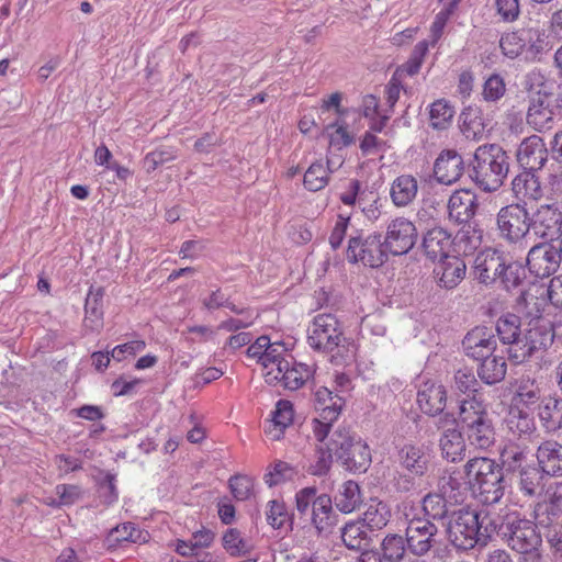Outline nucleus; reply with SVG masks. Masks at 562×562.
<instances>
[{
	"instance_id": "nucleus-32",
	"label": "nucleus",
	"mask_w": 562,
	"mask_h": 562,
	"mask_svg": "<svg viewBox=\"0 0 562 562\" xmlns=\"http://www.w3.org/2000/svg\"><path fill=\"white\" fill-rule=\"evenodd\" d=\"M504 424L509 435L521 440H531L536 431L533 419L517 406L509 408Z\"/></svg>"
},
{
	"instance_id": "nucleus-60",
	"label": "nucleus",
	"mask_w": 562,
	"mask_h": 562,
	"mask_svg": "<svg viewBox=\"0 0 562 562\" xmlns=\"http://www.w3.org/2000/svg\"><path fill=\"white\" fill-rule=\"evenodd\" d=\"M402 91L406 93V89L402 85L401 74L396 70L385 87L386 103L390 108H393L400 100Z\"/></svg>"
},
{
	"instance_id": "nucleus-7",
	"label": "nucleus",
	"mask_w": 562,
	"mask_h": 562,
	"mask_svg": "<svg viewBox=\"0 0 562 562\" xmlns=\"http://www.w3.org/2000/svg\"><path fill=\"white\" fill-rule=\"evenodd\" d=\"M329 449L342 467L352 472H366L371 463L370 449L360 439H356L349 430L336 429L329 437Z\"/></svg>"
},
{
	"instance_id": "nucleus-18",
	"label": "nucleus",
	"mask_w": 562,
	"mask_h": 562,
	"mask_svg": "<svg viewBox=\"0 0 562 562\" xmlns=\"http://www.w3.org/2000/svg\"><path fill=\"white\" fill-rule=\"evenodd\" d=\"M561 263L558 249L550 244H539L530 248L527 256V266L533 276L547 278L554 273Z\"/></svg>"
},
{
	"instance_id": "nucleus-23",
	"label": "nucleus",
	"mask_w": 562,
	"mask_h": 562,
	"mask_svg": "<svg viewBox=\"0 0 562 562\" xmlns=\"http://www.w3.org/2000/svg\"><path fill=\"white\" fill-rule=\"evenodd\" d=\"M447 403L446 387L435 381L424 382L417 393V404L420 411L429 416L443 412Z\"/></svg>"
},
{
	"instance_id": "nucleus-64",
	"label": "nucleus",
	"mask_w": 562,
	"mask_h": 562,
	"mask_svg": "<svg viewBox=\"0 0 562 562\" xmlns=\"http://www.w3.org/2000/svg\"><path fill=\"white\" fill-rule=\"evenodd\" d=\"M385 142L376 137L373 133L367 132L360 143V149L363 155H374L384 150Z\"/></svg>"
},
{
	"instance_id": "nucleus-61",
	"label": "nucleus",
	"mask_w": 562,
	"mask_h": 562,
	"mask_svg": "<svg viewBox=\"0 0 562 562\" xmlns=\"http://www.w3.org/2000/svg\"><path fill=\"white\" fill-rule=\"evenodd\" d=\"M328 130H334L329 133V147L341 149L353 142V136L344 126L329 125Z\"/></svg>"
},
{
	"instance_id": "nucleus-21",
	"label": "nucleus",
	"mask_w": 562,
	"mask_h": 562,
	"mask_svg": "<svg viewBox=\"0 0 562 562\" xmlns=\"http://www.w3.org/2000/svg\"><path fill=\"white\" fill-rule=\"evenodd\" d=\"M397 460L402 469L422 477L429 470L431 456L425 445L407 443L398 450Z\"/></svg>"
},
{
	"instance_id": "nucleus-43",
	"label": "nucleus",
	"mask_w": 562,
	"mask_h": 562,
	"mask_svg": "<svg viewBox=\"0 0 562 562\" xmlns=\"http://www.w3.org/2000/svg\"><path fill=\"white\" fill-rule=\"evenodd\" d=\"M554 112L543 102H532L527 112V123L538 132L553 127Z\"/></svg>"
},
{
	"instance_id": "nucleus-46",
	"label": "nucleus",
	"mask_w": 562,
	"mask_h": 562,
	"mask_svg": "<svg viewBox=\"0 0 562 562\" xmlns=\"http://www.w3.org/2000/svg\"><path fill=\"white\" fill-rule=\"evenodd\" d=\"M465 490L460 479L452 473L442 475L438 481V492L450 505L462 503Z\"/></svg>"
},
{
	"instance_id": "nucleus-63",
	"label": "nucleus",
	"mask_w": 562,
	"mask_h": 562,
	"mask_svg": "<svg viewBox=\"0 0 562 562\" xmlns=\"http://www.w3.org/2000/svg\"><path fill=\"white\" fill-rule=\"evenodd\" d=\"M144 340H133L123 345L114 347L111 351V357L116 361H122L125 355H136L145 349Z\"/></svg>"
},
{
	"instance_id": "nucleus-40",
	"label": "nucleus",
	"mask_w": 562,
	"mask_h": 562,
	"mask_svg": "<svg viewBox=\"0 0 562 562\" xmlns=\"http://www.w3.org/2000/svg\"><path fill=\"white\" fill-rule=\"evenodd\" d=\"M334 501L341 513H352L362 502L359 485L355 481L345 482L339 487Z\"/></svg>"
},
{
	"instance_id": "nucleus-19",
	"label": "nucleus",
	"mask_w": 562,
	"mask_h": 562,
	"mask_svg": "<svg viewBox=\"0 0 562 562\" xmlns=\"http://www.w3.org/2000/svg\"><path fill=\"white\" fill-rule=\"evenodd\" d=\"M462 347L469 358L479 361L495 352L497 340L490 328L477 326L464 336Z\"/></svg>"
},
{
	"instance_id": "nucleus-9",
	"label": "nucleus",
	"mask_w": 562,
	"mask_h": 562,
	"mask_svg": "<svg viewBox=\"0 0 562 562\" xmlns=\"http://www.w3.org/2000/svg\"><path fill=\"white\" fill-rule=\"evenodd\" d=\"M496 227L501 239L525 249L530 233L529 213L520 202L501 207L496 215Z\"/></svg>"
},
{
	"instance_id": "nucleus-17",
	"label": "nucleus",
	"mask_w": 562,
	"mask_h": 562,
	"mask_svg": "<svg viewBox=\"0 0 562 562\" xmlns=\"http://www.w3.org/2000/svg\"><path fill=\"white\" fill-rule=\"evenodd\" d=\"M438 532L437 526L429 519L415 517L406 527V542L409 552L423 557L434 547Z\"/></svg>"
},
{
	"instance_id": "nucleus-22",
	"label": "nucleus",
	"mask_w": 562,
	"mask_h": 562,
	"mask_svg": "<svg viewBox=\"0 0 562 562\" xmlns=\"http://www.w3.org/2000/svg\"><path fill=\"white\" fill-rule=\"evenodd\" d=\"M517 161L524 170H540L548 160V149L538 135L525 138L517 149Z\"/></svg>"
},
{
	"instance_id": "nucleus-37",
	"label": "nucleus",
	"mask_w": 562,
	"mask_h": 562,
	"mask_svg": "<svg viewBox=\"0 0 562 562\" xmlns=\"http://www.w3.org/2000/svg\"><path fill=\"white\" fill-rule=\"evenodd\" d=\"M538 415L547 430L560 429L562 427V400L555 396L543 398Z\"/></svg>"
},
{
	"instance_id": "nucleus-8",
	"label": "nucleus",
	"mask_w": 562,
	"mask_h": 562,
	"mask_svg": "<svg viewBox=\"0 0 562 562\" xmlns=\"http://www.w3.org/2000/svg\"><path fill=\"white\" fill-rule=\"evenodd\" d=\"M296 509L301 515H307L311 508V521L318 533H329L337 524V515L333 509L329 495H317L313 486L300 490L295 495Z\"/></svg>"
},
{
	"instance_id": "nucleus-20",
	"label": "nucleus",
	"mask_w": 562,
	"mask_h": 562,
	"mask_svg": "<svg viewBox=\"0 0 562 562\" xmlns=\"http://www.w3.org/2000/svg\"><path fill=\"white\" fill-rule=\"evenodd\" d=\"M464 171L462 156L454 149H443L434 164V177L440 184L456 183Z\"/></svg>"
},
{
	"instance_id": "nucleus-51",
	"label": "nucleus",
	"mask_w": 562,
	"mask_h": 562,
	"mask_svg": "<svg viewBox=\"0 0 562 562\" xmlns=\"http://www.w3.org/2000/svg\"><path fill=\"white\" fill-rule=\"evenodd\" d=\"M450 503L439 492L428 493L423 498V509L432 519H443L448 515Z\"/></svg>"
},
{
	"instance_id": "nucleus-5",
	"label": "nucleus",
	"mask_w": 562,
	"mask_h": 562,
	"mask_svg": "<svg viewBox=\"0 0 562 562\" xmlns=\"http://www.w3.org/2000/svg\"><path fill=\"white\" fill-rule=\"evenodd\" d=\"M459 420L471 446L487 450L496 441V434L484 402L476 396L460 401Z\"/></svg>"
},
{
	"instance_id": "nucleus-62",
	"label": "nucleus",
	"mask_w": 562,
	"mask_h": 562,
	"mask_svg": "<svg viewBox=\"0 0 562 562\" xmlns=\"http://www.w3.org/2000/svg\"><path fill=\"white\" fill-rule=\"evenodd\" d=\"M223 546L231 555H239L243 552L244 540L240 531L237 529H229L223 536Z\"/></svg>"
},
{
	"instance_id": "nucleus-53",
	"label": "nucleus",
	"mask_w": 562,
	"mask_h": 562,
	"mask_svg": "<svg viewBox=\"0 0 562 562\" xmlns=\"http://www.w3.org/2000/svg\"><path fill=\"white\" fill-rule=\"evenodd\" d=\"M330 435L331 434L329 432L324 441H318L319 446L317 447V460L315 464L312 465V473L314 475L322 476L326 474L330 469L333 457L335 456L334 450L328 448Z\"/></svg>"
},
{
	"instance_id": "nucleus-54",
	"label": "nucleus",
	"mask_w": 562,
	"mask_h": 562,
	"mask_svg": "<svg viewBox=\"0 0 562 562\" xmlns=\"http://www.w3.org/2000/svg\"><path fill=\"white\" fill-rule=\"evenodd\" d=\"M453 380V389L462 394L474 395L479 389V382L471 369L462 368L457 370Z\"/></svg>"
},
{
	"instance_id": "nucleus-25",
	"label": "nucleus",
	"mask_w": 562,
	"mask_h": 562,
	"mask_svg": "<svg viewBox=\"0 0 562 562\" xmlns=\"http://www.w3.org/2000/svg\"><path fill=\"white\" fill-rule=\"evenodd\" d=\"M505 258L496 249L481 251L474 260V276L486 285L497 282Z\"/></svg>"
},
{
	"instance_id": "nucleus-13",
	"label": "nucleus",
	"mask_w": 562,
	"mask_h": 562,
	"mask_svg": "<svg viewBox=\"0 0 562 562\" xmlns=\"http://www.w3.org/2000/svg\"><path fill=\"white\" fill-rule=\"evenodd\" d=\"M344 398L322 386L315 392V408L319 417L313 419V434L317 441H324L331 428V424L340 415Z\"/></svg>"
},
{
	"instance_id": "nucleus-45",
	"label": "nucleus",
	"mask_w": 562,
	"mask_h": 562,
	"mask_svg": "<svg viewBox=\"0 0 562 562\" xmlns=\"http://www.w3.org/2000/svg\"><path fill=\"white\" fill-rule=\"evenodd\" d=\"M496 331L503 344L513 347L522 334L520 318L515 314L503 315L496 322Z\"/></svg>"
},
{
	"instance_id": "nucleus-15",
	"label": "nucleus",
	"mask_w": 562,
	"mask_h": 562,
	"mask_svg": "<svg viewBox=\"0 0 562 562\" xmlns=\"http://www.w3.org/2000/svg\"><path fill=\"white\" fill-rule=\"evenodd\" d=\"M529 229L543 239L553 240L562 235V211L555 204H542L529 215Z\"/></svg>"
},
{
	"instance_id": "nucleus-33",
	"label": "nucleus",
	"mask_w": 562,
	"mask_h": 562,
	"mask_svg": "<svg viewBox=\"0 0 562 562\" xmlns=\"http://www.w3.org/2000/svg\"><path fill=\"white\" fill-rule=\"evenodd\" d=\"M417 192L418 183L416 178L412 175H401L392 182L390 195L396 206L404 207L415 200Z\"/></svg>"
},
{
	"instance_id": "nucleus-38",
	"label": "nucleus",
	"mask_w": 562,
	"mask_h": 562,
	"mask_svg": "<svg viewBox=\"0 0 562 562\" xmlns=\"http://www.w3.org/2000/svg\"><path fill=\"white\" fill-rule=\"evenodd\" d=\"M336 168L334 160L330 158H327V166H324L321 161L312 164L304 175L305 188L314 192L324 189L328 183L329 172Z\"/></svg>"
},
{
	"instance_id": "nucleus-49",
	"label": "nucleus",
	"mask_w": 562,
	"mask_h": 562,
	"mask_svg": "<svg viewBox=\"0 0 562 562\" xmlns=\"http://www.w3.org/2000/svg\"><path fill=\"white\" fill-rule=\"evenodd\" d=\"M405 550L403 537L390 533L385 536L381 543V558L386 562H400L404 558Z\"/></svg>"
},
{
	"instance_id": "nucleus-35",
	"label": "nucleus",
	"mask_w": 562,
	"mask_h": 562,
	"mask_svg": "<svg viewBox=\"0 0 562 562\" xmlns=\"http://www.w3.org/2000/svg\"><path fill=\"white\" fill-rule=\"evenodd\" d=\"M390 506L379 499H371L362 514V522L371 531L383 529L390 521Z\"/></svg>"
},
{
	"instance_id": "nucleus-57",
	"label": "nucleus",
	"mask_w": 562,
	"mask_h": 562,
	"mask_svg": "<svg viewBox=\"0 0 562 562\" xmlns=\"http://www.w3.org/2000/svg\"><path fill=\"white\" fill-rule=\"evenodd\" d=\"M294 417L293 405L288 400H280L276 404V409L272 413V422L281 427H289Z\"/></svg>"
},
{
	"instance_id": "nucleus-12",
	"label": "nucleus",
	"mask_w": 562,
	"mask_h": 562,
	"mask_svg": "<svg viewBox=\"0 0 562 562\" xmlns=\"http://www.w3.org/2000/svg\"><path fill=\"white\" fill-rule=\"evenodd\" d=\"M347 258L350 262H361L370 268L382 266L387 252L379 234L351 236L348 243Z\"/></svg>"
},
{
	"instance_id": "nucleus-52",
	"label": "nucleus",
	"mask_w": 562,
	"mask_h": 562,
	"mask_svg": "<svg viewBox=\"0 0 562 562\" xmlns=\"http://www.w3.org/2000/svg\"><path fill=\"white\" fill-rule=\"evenodd\" d=\"M453 108L446 101L438 100L434 102L429 112L430 125L437 130L446 128L453 117Z\"/></svg>"
},
{
	"instance_id": "nucleus-34",
	"label": "nucleus",
	"mask_w": 562,
	"mask_h": 562,
	"mask_svg": "<svg viewBox=\"0 0 562 562\" xmlns=\"http://www.w3.org/2000/svg\"><path fill=\"white\" fill-rule=\"evenodd\" d=\"M480 361L481 364L477 369V375L485 384L492 385L505 379L507 364L504 357L493 353Z\"/></svg>"
},
{
	"instance_id": "nucleus-48",
	"label": "nucleus",
	"mask_w": 562,
	"mask_h": 562,
	"mask_svg": "<svg viewBox=\"0 0 562 562\" xmlns=\"http://www.w3.org/2000/svg\"><path fill=\"white\" fill-rule=\"evenodd\" d=\"M525 277L526 270L522 265L518 262L506 263V260H504L497 281H499L504 289L512 290L520 285Z\"/></svg>"
},
{
	"instance_id": "nucleus-58",
	"label": "nucleus",
	"mask_w": 562,
	"mask_h": 562,
	"mask_svg": "<svg viewBox=\"0 0 562 562\" xmlns=\"http://www.w3.org/2000/svg\"><path fill=\"white\" fill-rule=\"evenodd\" d=\"M293 469L289 463L279 461L273 465L272 471L265 475V481L269 486L278 485L293 476Z\"/></svg>"
},
{
	"instance_id": "nucleus-41",
	"label": "nucleus",
	"mask_w": 562,
	"mask_h": 562,
	"mask_svg": "<svg viewBox=\"0 0 562 562\" xmlns=\"http://www.w3.org/2000/svg\"><path fill=\"white\" fill-rule=\"evenodd\" d=\"M531 40L532 30L505 33L499 40V47L504 56L514 59L524 52L527 42Z\"/></svg>"
},
{
	"instance_id": "nucleus-50",
	"label": "nucleus",
	"mask_w": 562,
	"mask_h": 562,
	"mask_svg": "<svg viewBox=\"0 0 562 562\" xmlns=\"http://www.w3.org/2000/svg\"><path fill=\"white\" fill-rule=\"evenodd\" d=\"M461 132L467 139L480 140L485 134L484 120L477 113H462L461 114Z\"/></svg>"
},
{
	"instance_id": "nucleus-6",
	"label": "nucleus",
	"mask_w": 562,
	"mask_h": 562,
	"mask_svg": "<svg viewBox=\"0 0 562 562\" xmlns=\"http://www.w3.org/2000/svg\"><path fill=\"white\" fill-rule=\"evenodd\" d=\"M482 521L475 510L460 508L448 516L447 535L452 546L460 550H470L481 542L486 544L487 536L482 531Z\"/></svg>"
},
{
	"instance_id": "nucleus-59",
	"label": "nucleus",
	"mask_w": 562,
	"mask_h": 562,
	"mask_svg": "<svg viewBox=\"0 0 562 562\" xmlns=\"http://www.w3.org/2000/svg\"><path fill=\"white\" fill-rule=\"evenodd\" d=\"M266 512L267 520L273 528H281L288 520V512L283 503L270 501Z\"/></svg>"
},
{
	"instance_id": "nucleus-36",
	"label": "nucleus",
	"mask_w": 562,
	"mask_h": 562,
	"mask_svg": "<svg viewBox=\"0 0 562 562\" xmlns=\"http://www.w3.org/2000/svg\"><path fill=\"white\" fill-rule=\"evenodd\" d=\"M148 533L135 528L133 522L112 528L104 540L108 550H114L122 542H146Z\"/></svg>"
},
{
	"instance_id": "nucleus-1",
	"label": "nucleus",
	"mask_w": 562,
	"mask_h": 562,
	"mask_svg": "<svg viewBox=\"0 0 562 562\" xmlns=\"http://www.w3.org/2000/svg\"><path fill=\"white\" fill-rule=\"evenodd\" d=\"M308 346L319 352L333 353L331 362L342 364L355 356V346L344 336L342 327L333 314L316 315L307 328Z\"/></svg>"
},
{
	"instance_id": "nucleus-26",
	"label": "nucleus",
	"mask_w": 562,
	"mask_h": 562,
	"mask_svg": "<svg viewBox=\"0 0 562 562\" xmlns=\"http://www.w3.org/2000/svg\"><path fill=\"white\" fill-rule=\"evenodd\" d=\"M284 350L281 344L271 342L268 336L262 335L248 346V360L254 361L263 375L265 370H268L279 355L284 353Z\"/></svg>"
},
{
	"instance_id": "nucleus-55",
	"label": "nucleus",
	"mask_w": 562,
	"mask_h": 562,
	"mask_svg": "<svg viewBox=\"0 0 562 562\" xmlns=\"http://www.w3.org/2000/svg\"><path fill=\"white\" fill-rule=\"evenodd\" d=\"M505 91L506 85L504 78L498 74H494L485 80L482 95L485 101L495 102L505 94Z\"/></svg>"
},
{
	"instance_id": "nucleus-24",
	"label": "nucleus",
	"mask_w": 562,
	"mask_h": 562,
	"mask_svg": "<svg viewBox=\"0 0 562 562\" xmlns=\"http://www.w3.org/2000/svg\"><path fill=\"white\" fill-rule=\"evenodd\" d=\"M467 265L457 256L446 257L434 269L437 284L446 290H452L465 278Z\"/></svg>"
},
{
	"instance_id": "nucleus-14",
	"label": "nucleus",
	"mask_w": 562,
	"mask_h": 562,
	"mask_svg": "<svg viewBox=\"0 0 562 562\" xmlns=\"http://www.w3.org/2000/svg\"><path fill=\"white\" fill-rule=\"evenodd\" d=\"M417 237L415 224L404 216H398L387 223L383 245L386 252L402 256L413 249Z\"/></svg>"
},
{
	"instance_id": "nucleus-4",
	"label": "nucleus",
	"mask_w": 562,
	"mask_h": 562,
	"mask_svg": "<svg viewBox=\"0 0 562 562\" xmlns=\"http://www.w3.org/2000/svg\"><path fill=\"white\" fill-rule=\"evenodd\" d=\"M464 473L472 493L484 504H496L505 493L504 472L490 458H473L464 465Z\"/></svg>"
},
{
	"instance_id": "nucleus-27",
	"label": "nucleus",
	"mask_w": 562,
	"mask_h": 562,
	"mask_svg": "<svg viewBox=\"0 0 562 562\" xmlns=\"http://www.w3.org/2000/svg\"><path fill=\"white\" fill-rule=\"evenodd\" d=\"M514 196L526 206L527 202L538 201L543 195V189L535 171L524 170L512 181Z\"/></svg>"
},
{
	"instance_id": "nucleus-29",
	"label": "nucleus",
	"mask_w": 562,
	"mask_h": 562,
	"mask_svg": "<svg viewBox=\"0 0 562 562\" xmlns=\"http://www.w3.org/2000/svg\"><path fill=\"white\" fill-rule=\"evenodd\" d=\"M451 247L450 234L441 228L434 227L429 229L423 239V249L427 258L431 261L442 260L448 256V251Z\"/></svg>"
},
{
	"instance_id": "nucleus-31",
	"label": "nucleus",
	"mask_w": 562,
	"mask_h": 562,
	"mask_svg": "<svg viewBox=\"0 0 562 562\" xmlns=\"http://www.w3.org/2000/svg\"><path fill=\"white\" fill-rule=\"evenodd\" d=\"M104 288H90L85 303L83 326L91 331H99L103 327V297Z\"/></svg>"
},
{
	"instance_id": "nucleus-39",
	"label": "nucleus",
	"mask_w": 562,
	"mask_h": 562,
	"mask_svg": "<svg viewBox=\"0 0 562 562\" xmlns=\"http://www.w3.org/2000/svg\"><path fill=\"white\" fill-rule=\"evenodd\" d=\"M541 397V389L535 379L529 376L520 378L516 382V391L513 397L514 405L530 407L538 403Z\"/></svg>"
},
{
	"instance_id": "nucleus-16",
	"label": "nucleus",
	"mask_w": 562,
	"mask_h": 562,
	"mask_svg": "<svg viewBox=\"0 0 562 562\" xmlns=\"http://www.w3.org/2000/svg\"><path fill=\"white\" fill-rule=\"evenodd\" d=\"M448 423L453 427L443 429L439 438V450L441 457L449 462H460L465 457L467 443L461 430L456 427L457 419L452 414L442 415L437 424L438 429H442Z\"/></svg>"
},
{
	"instance_id": "nucleus-42",
	"label": "nucleus",
	"mask_w": 562,
	"mask_h": 562,
	"mask_svg": "<svg viewBox=\"0 0 562 562\" xmlns=\"http://www.w3.org/2000/svg\"><path fill=\"white\" fill-rule=\"evenodd\" d=\"M367 529L368 528L362 521H351L346 524L341 530L342 542L350 550H362L370 541Z\"/></svg>"
},
{
	"instance_id": "nucleus-3",
	"label": "nucleus",
	"mask_w": 562,
	"mask_h": 562,
	"mask_svg": "<svg viewBox=\"0 0 562 562\" xmlns=\"http://www.w3.org/2000/svg\"><path fill=\"white\" fill-rule=\"evenodd\" d=\"M509 171V156L497 144L479 146L473 156L471 178L485 192L498 190Z\"/></svg>"
},
{
	"instance_id": "nucleus-2",
	"label": "nucleus",
	"mask_w": 562,
	"mask_h": 562,
	"mask_svg": "<svg viewBox=\"0 0 562 562\" xmlns=\"http://www.w3.org/2000/svg\"><path fill=\"white\" fill-rule=\"evenodd\" d=\"M498 535L518 555L517 562H544L542 537L532 521L507 516L499 526Z\"/></svg>"
},
{
	"instance_id": "nucleus-28",
	"label": "nucleus",
	"mask_w": 562,
	"mask_h": 562,
	"mask_svg": "<svg viewBox=\"0 0 562 562\" xmlns=\"http://www.w3.org/2000/svg\"><path fill=\"white\" fill-rule=\"evenodd\" d=\"M476 196L469 190L454 191L448 201L449 217L457 223L469 222L476 212Z\"/></svg>"
},
{
	"instance_id": "nucleus-47",
	"label": "nucleus",
	"mask_w": 562,
	"mask_h": 562,
	"mask_svg": "<svg viewBox=\"0 0 562 562\" xmlns=\"http://www.w3.org/2000/svg\"><path fill=\"white\" fill-rule=\"evenodd\" d=\"M503 465L515 471L520 469L527 457V447L520 446L512 440L506 442L499 451Z\"/></svg>"
},
{
	"instance_id": "nucleus-56",
	"label": "nucleus",
	"mask_w": 562,
	"mask_h": 562,
	"mask_svg": "<svg viewBox=\"0 0 562 562\" xmlns=\"http://www.w3.org/2000/svg\"><path fill=\"white\" fill-rule=\"evenodd\" d=\"M175 158L176 155L170 148L160 147L148 153L145 156L143 160V167L146 170V172L150 173L154 170H156L159 166L170 160H173Z\"/></svg>"
},
{
	"instance_id": "nucleus-10",
	"label": "nucleus",
	"mask_w": 562,
	"mask_h": 562,
	"mask_svg": "<svg viewBox=\"0 0 562 562\" xmlns=\"http://www.w3.org/2000/svg\"><path fill=\"white\" fill-rule=\"evenodd\" d=\"M554 333L543 322L536 319L528 323L513 347H508V357L515 363H522L535 353L547 350L553 342Z\"/></svg>"
},
{
	"instance_id": "nucleus-44",
	"label": "nucleus",
	"mask_w": 562,
	"mask_h": 562,
	"mask_svg": "<svg viewBox=\"0 0 562 562\" xmlns=\"http://www.w3.org/2000/svg\"><path fill=\"white\" fill-rule=\"evenodd\" d=\"M544 472L536 467L521 468L519 490L529 497L539 496L543 488Z\"/></svg>"
},
{
	"instance_id": "nucleus-30",
	"label": "nucleus",
	"mask_w": 562,
	"mask_h": 562,
	"mask_svg": "<svg viewBox=\"0 0 562 562\" xmlns=\"http://www.w3.org/2000/svg\"><path fill=\"white\" fill-rule=\"evenodd\" d=\"M539 469L548 475L562 474V445L554 440L542 442L537 449Z\"/></svg>"
},
{
	"instance_id": "nucleus-11",
	"label": "nucleus",
	"mask_w": 562,
	"mask_h": 562,
	"mask_svg": "<svg viewBox=\"0 0 562 562\" xmlns=\"http://www.w3.org/2000/svg\"><path fill=\"white\" fill-rule=\"evenodd\" d=\"M282 353L271 363L262 375L270 385H280L285 390L296 391L301 389L313 375L310 366L288 359Z\"/></svg>"
}]
</instances>
